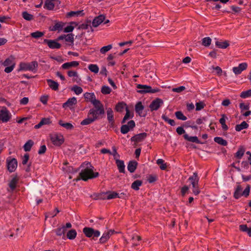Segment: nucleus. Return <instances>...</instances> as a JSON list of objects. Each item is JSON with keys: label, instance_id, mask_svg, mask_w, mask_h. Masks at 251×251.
Masks as SVG:
<instances>
[{"label": "nucleus", "instance_id": "bb28decb", "mask_svg": "<svg viewBox=\"0 0 251 251\" xmlns=\"http://www.w3.org/2000/svg\"><path fill=\"white\" fill-rule=\"evenodd\" d=\"M64 25V24L62 22H57L52 27H50V30L55 31H61Z\"/></svg>", "mask_w": 251, "mask_h": 251}, {"label": "nucleus", "instance_id": "864d4df0", "mask_svg": "<svg viewBox=\"0 0 251 251\" xmlns=\"http://www.w3.org/2000/svg\"><path fill=\"white\" fill-rule=\"evenodd\" d=\"M88 69L93 73H98L99 71L98 66L96 64H90L88 66Z\"/></svg>", "mask_w": 251, "mask_h": 251}, {"label": "nucleus", "instance_id": "774afa93", "mask_svg": "<svg viewBox=\"0 0 251 251\" xmlns=\"http://www.w3.org/2000/svg\"><path fill=\"white\" fill-rule=\"evenodd\" d=\"M47 151L46 146L44 145L40 146L39 150L38 151V153L39 154H44Z\"/></svg>", "mask_w": 251, "mask_h": 251}, {"label": "nucleus", "instance_id": "ddd939ff", "mask_svg": "<svg viewBox=\"0 0 251 251\" xmlns=\"http://www.w3.org/2000/svg\"><path fill=\"white\" fill-rule=\"evenodd\" d=\"M83 96L86 100L90 102L93 105L100 101V100L96 99V96L94 93L86 92L84 94Z\"/></svg>", "mask_w": 251, "mask_h": 251}, {"label": "nucleus", "instance_id": "8fccbe9b", "mask_svg": "<svg viewBox=\"0 0 251 251\" xmlns=\"http://www.w3.org/2000/svg\"><path fill=\"white\" fill-rule=\"evenodd\" d=\"M22 16L24 19L27 21H31L33 20L34 18L33 15L28 13L26 11H24L22 13Z\"/></svg>", "mask_w": 251, "mask_h": 251}, {"label": "nucleus", "instance_id": "4d7b16f0", "mask_svg": "<svg viewBox=\"0 0 251 251\" xmlns=\"http://www.w3.org/2000/svg\"><path fill=\"white\" fill-rule=\"evenodd\" d=\"M111 92L110 88L107 86H103L101 89V92L104 95L109 94Z\"/></svg>", "mask_w": 251, "mask_h": 251}, {"label": "nucleus", "instance_id": "a19ab883", "mask_svg": "<svg viewBox=\"0 0 251 251\" xmlns=\"http://www.w3.org/2000/svg\"><path fill=\"white\" fill-rule=\"evenodd\" d=\"M143 184V182L140 180H136L134 181L131 184V187L132 189L137 191L139 190V187Z\"/></svg>", "mask_w": 251, "mask_h": 251}, {"label": "nucleus", "instance_id": "e433bc0d", "mask_svg": "<svg viewBox=\"0 0 251 251\" xmlns=\"http://www.w3.org/2000/svg\"><path fill=\"white\" fill-rule=\"evenodd\" d=\"M91 21H87L86 23H83L79 25L78 28V29H87L90 27L91 31H93V29L91 25Z\"/></svg>", "mask_w": 251, "mask_h": 251}, {"label": "nucleus", "instance_id": "a18cd8bd", "mask_svg": "<svg viewBox=\"0 0 251 251\" xmlns=\"http://www.w3.org/2000/svg\"><path fill=\"white\" fill-rule=\"evenodd\" d=\"M77 233L75 229H71L67 233V237L70 240L74 239L76 236Z\"/></svg>", "mask_w": 251, "mask_h": 251}, {"label": "nucleus", "instance_id": "6e6d98bb", "mask_svg": "<svg viewBox=\"0 0 251 251\" xmlns=\"http://www.w3.org/2000/svg\"><path fill=\"white\" fill-rule=\"evenodd\" d=\"M211 42V39L210 37H205L202 40V45L204 46H209Z\"/></svg>", "mask_w": 251, "mask_h": 251}, {"label": "nucleus", "instance_id": "f257e3e1", "mask_svg": "<svg viewBox=\"0 0 251 251\" xmlns=\"http://www.w3.org/2000/svg\"><path fill=\"white\" fill-rule=\"evenodd\" d=\"M88 112V116H92L97 121L103 117L105 114L104 106L101 101L94 105Z\"/></svg>", "mask_w": 251, "mask_h": 251}, {"label": "nucleus", "instance_id": "0e129e2a", "mask_svg": "<svg viewBox=\"0 0 251 251\" xmlns=\"http://www.w3.org/2000/svg\"><path fill=\"white\" fill-rule=\"evenodd\" d=\"M157 179L156 175H150L148 176L147 180L150 183H152L156 181Z\"/></svg>", "mask_w": 251, "mask_h": 251}, {"label": "nucleus", "instance_id": "9d476101", "mask_svg": "<svg viewBox=\"0 0 251 251\" xmlns=\"http://www.w3.org/2000/svg\"><path fill=\"white\" fill-rule=\"evenodd\" d=\"M135 126V123L133 120H130L127 123V125H123L121 127V132L125 134L128 132L130 130H132Z\"/></svg>", "mask_w": 251, "mask_h": 251}, {"label": "nucleus", "instance_id": "423d86ee", "mask_svg": "<svg viewBox=\"0 0 251 251\" xmlns=\"http://www.w3.org/2000/svg\"><path fill=\"white\" fill-rule=\"evenodd\" d=\"M250 185H248L245 189L242 192V188L241 186L238 185L233 194L234 198L236 199H238L242 196L247 197L250 194Z\"/></svg>", "mask_w": 251, "mask_h": 251}, {"label": "nucleus", "instance_id": "58836bf2", "mask_svg": "<svg viewBox=\"0 0 251 251\" xmlns=\"http://www.w3.org/2000/svg\"><path fill=\"white\" fill-rule=\"evenodd\" d=\"M34 142L32 140H28L24 145L23 148L25 151H29L33 145Z\"/></svg>", "mask_w": 251, "mask_h": 251}, {"label": "nucleus", "instance_id": "37998d69", "mask_svg": "<svg viewBox=\"0 0 251 251\" xmlns=\"http://www.w3.org/2000/svg\"><path fill=\"white\" fill-rule=\"evenodd\" d=\"M62 170L68 173H75L79 170L78 169H74L72 166H68L66 167H63Z\"/></svg>", "mask_w": 251, "mask_h": 251}, {"label": "nucleus", "instance_id": "2f4dec72", "mask_svg": "<svg viewBox=\"0 0 251 251\" xmlns=\"http://www.w3.org/2000/svg\"><path fill=\"white\" fill-rule=\"evenodd\" d=\"M188 180L192 185H195V183H199V177L198 176V173L196 172L194 173L193 175L189 177Z\"/></svg>", "mask_w": 251, "mask_h": 251}, {"label": "nucleus", "instance_id": "680f3d73", "mask_svg": "<svg viewBox=\"0 0 251 251\" xmlns=\"http://www.w3.org/2000/svg\"><path fill=\"white\" fill-rule=\"evenodd\" d=\"M112 48V45H108L106 46L102 47L100 50V52L102 54H104Z\"/></svg>", "mask_w": 251, "mask_h": 251}, {"label": "nucleus", "instance_id": "412c9836", "mask_svg": "<svg viewBox=\"0 0 251 251\" xmlns=\"http://www.w3.org/2000/svg\"><path fill=\"white\" fill-rule=\"evenodd\" d=\"M66 42V46H73L74 42V34L73 33H69L66 35V38L65 39Z\"/></svg>", "mask_w": 251, "mask_h": 251}, {"label": "nucleus", "instance_id": "338daca9", "mask_svg": "<svg viewBox=\"0 0 251 251\" xmlns=\"http://www.w3.org/2000/svg\"><path fill=\"white\" fill-rule=\"evenodd\" d=\"M40 122L43 125V126L45 125H50L51 123V121L50 118H42Z\"/></svg>", "mask_w": 251, "mask_h": 251}, {"label": "nucleus", "instance_id": "20e7f679", "mask_svg": "<svg viewBox=\"0 0 251 251\" xmlns=\"http://www.w3.org/2000/svg\"><path fill=\"white\" fill-rule=\"evenodd\" d=\"M0 63L4 66H6L4 69V72L6 73H11L15 67V58L13 56L11 55L6 58L4 61H0Z\"/></svg>", "mask_w": 251, "mask_h": 251}, {"label": "nucleus", "instance_id": "a878e982", "mask_svg": "<svg viewBox=\"0 0 251 251\" xmlns=\"http://www.w3.org/2000/svg\"><path fill=\"white\" fill-rule=\"evenodd\" d=\"M245 152V148L243 146H239L237 151L235 153L234 157L238 159H240L243 156Z\"/></svg>", "mask_w": 251, "mask_h": 251}, {"label": "nucleus", "instance_id": "c03bdc74", "mask_svg": "<svg viewBox=\"0 0 251 251\" xmlns=\"http://www.w3.org/2000/svg\"><path fill=\"white\" fill-rule=\"evenodd\" d=\"M215 44L217 47L221 49H226L229 46V44L227 41L224 42L216 41Z\"/></svg>", "mask_w": 251, "mask_h": 251}, {"label": "nucleus", "instance_id": "09e8293b", "mask_svg": "<svg viewBox=\"0 0 251 251\" xmlns=\"http://www.w3.org/2000/svg\"><path fill=\"white\" fill-rule=\"evenodd\" d=\"M175 115L176 118L178 120L185 121L187 120V117L183 114L180 111H178L175 112Z\"/></svg>", "mask_w": 251, "mask_h": 251}, {"label": "nucleus", "instance_id": "69168bd1", "mask_svg": "<svg viewBox=\"0 0 251 251\" xmlns=\"http://www.w3.org/2000/svg\"><path fill=\"white\" fill-rule=\"evenodd\" d=\"M49 100V96L43 95L40 97V100L44 104L46 105L47 104V102Z\"/></svg>", "mask_w": 251, "mask_h": 251}, {"label": "nucleus", "instance_id": "1a4fd4ad", "mask_svg": "<svg viewBox=\"0 0 251 251\" xmlns=\"http://www.w3.org/2000/svg\"><path fill=\"white\" fill-rule=\"evenodd\" d=\"M163 100L160 98H156L151 101L149 105L151 111L157 110L163 104Z\"/></svg>", "mask_w": 251, "mask_h": 251}, {"label": "nucleus", "instance_id": "c9c22d12", "mask_svg": "<svg viewBox=\"0 0 251 251\" xmlns=\"http://www.w3.org/2000/svg\"><path fill=\"white\" fill-rule=\"evenodd\" d=\"M126 113L122 121V124H124L126 122V121L128 119L132 118L133 117V114L131 113L130 110H129L128 107H126Z\"/></svg>", "mask_w": 251, "mask_h": 251}, {"label": "nucleus", "instance_id": "473e14b6", "mask_svg": "<svg viewBox=\"0 0 251 251\" xmlns=\"http://www.w3.org/2000/svg\"><path fill=\"white\" fill-rule=\"evenodd\" d=\"M58 124L67 130H72L74 128V126L70 123H65L62 120H59Z\"/></svg>", "mask_w": 251, "mask_h": 251}, {"label": "nucleus", "instance_id": "dca6fc26", "mask_svg": "<svg viewBox=\"0 0 251 251\" xmlns=\"http://www.w3.org/2000/svg\"><path fill=\"white\" fill-rule=\"evenodd\" d=\"M248 64L247 63H242L240 64L238 67L233 68V72L234 73L237 75L240 74L242 71L247 69Z\"/></svg>", "mask_w": 251, "mask_h": 251}, {"label": "nucleus", "instance_id": "603ef678", "mask_svg": "<svg viewBox=\"0 0 251 251\" xmlns=\"http://www.w3.org/2000/svg\"><path fill=\"white\" fill-rule=\"evenodd\" d=\"M162 118L166 122L169 123L172 126H174L176 125V123L174 120H172L169 119L167 116L165 115H163L162 116Z\"/></svg>", "mask_w": 251, "mask_h": 251}, {"label": "nucleus", "instance_id": "e2e57ef3", "mask_svg": "<svg viewBox=\"0 0 251 251\" xmlns=\"http://www.w3.org/2000/svg\"><path fill=\"white\" fill-rule=\"evenodd\" d=\"M240 97L242 98H246L249 97H251V89L248 90L246 91H243L240 94Z\"/></svg>", "mask_w": 251, "mask_h": 251}, {"label": "nucleus", "instance_id": "7ed1b4c3", "mask_svg": "<svg viewBox=\"0 0 251 251\" xmlns=\"http://www.w3.org/2000/svg\"><path fill=\"white\" fill-rule=\"evenodd\" d=\"M38 67V62L36 61H33L30 63L21 62L19 64L18 72L21 71H29L35 72Z\"/></svg>", "mask_w": 251, "mask_h": 251}, {"label": "nucleus", "instance_id": "f704fd0d", "mask_svg": "<svg viewBox=\"0 0 251 251\" xmlns=\"http://www.w3.org/2000/svg\"><path fill=\"white\" fill-rule=\"evenodd\" d=\"M249 126L246 122L243 121L240 124L236 125L235 129L237 131H240L244 129H247Z\"/></svg>", "mask_w": 251, "mask_h": 251}, {"label": "nucleus", "instance_id": "de8ad7c7", "mask_svg": "<svg viewBox=\"0 0 251 251\" xmlns=\"http://www.w3.org/2000/svg\"><path fill=\"white\" fill-rule=\"evenodd\" d=\"M109 234V233L104 232L99 240V243L100 244L105 243L110 238Z\"/></svg>", "mask_w": 251, "mask_h": 251}, {"label": "nucleus", "instance_id": "b1692460", "mask_svg": "<svg viewBox=\"0 0 251 251\" xmlns=\"http://www.w3.org/2000/svg\"><path fill=\"white\" fill-rule=\"evenodd\" d=\"M105 200H110L112 199H115L116 198H121V196H119L118 193L116 192H107L105 193Z\"/></svg>", "mask_w": 251, "mask_h": 251}, {"label": "nucleus", "instance_id": "6e6552de", "mask_svg": "<svg viewBox=\"0 0 251 251\" xmlns=\"http://www.w3.org/2000/svg\"><path fill=\"white\" fill-rule=\"evenodd\" d=\"M11 117V115L6 107H3L0 110V121L3 123L9 121Z\"/></svg>", "mask_w": 251, "mask_h": 251}, {"label": "nucleus", "instance_id": "393cba45", "mask_svg": "<svg viewBox=\"0 0 251 251\" xmlns=\"http://www.w3.org/2000/svg\"><path fill=\"white\" fill-rule=\"evenodd\" d=\"M138 163L134 160L130 161L127 165V170L130 173H133L136 170Z\"/></svg>", "mask_w": 251, "mask_h": 251}, {"label": "nucleus", "instance_id": "a211bd4d", "mask_svg": "<svg viewBox=\"0 0 251 251\" xmlns=\"http://www.w3.org/2000/svg\"><path fill=\"white\" fill-rule=\"evenodd\" d=\"M105 18V17L103 15H100L95 17L92 23V26L95 27L98 26L104 21Z\"/></svg>", "mask_w": 251, "mask_h": 251}, {"label": "nucleus", "instance_id": "c756f323", "mask_svg": "<svg viewBox=\"0 0 251 251\" xmlns=\"http://www.w3.org/2000/svg\"><path fill=\"white\" fill-rule=\"evenodd\" d=\"M96 121V120L93 117H92V116L91 117H90V116L88 115L87 118H85L80 122V125L81 126H86L90 125Z\"/></svg>", "mask_w": 251, "mask_h": 251}, {"label": "nucleus", "instance_id": "aec40b11", "mask_svg": "<svg viewBox=\"0 0 251 251\" xmlns=\"http://www.w3.org/2000/svg\"><path fill=\"white\" fill-rule=\"evenodd\" d=\"M79 65V62L78 61H74L72 62H67L64 63L62 65V68L63 69H69L72 67H76Z\"/></svg>", "mask_w": 251, "mask_h": 251}, {"label": "nucleus", "instance_id": "4c0bfd02", "mask_svg": "<svg viewBox=\"0 0 251 251\" xmlns=\"http://www.w3.org/2000/svg\"><path fill=\"white\" fill-rule=\"evenodd\" d=\"M105 193H94L90 197L95 200H105Z\"/></svg>", "mask_w": 251, "mask_h": 251}, {"label": "nucleus", "instance_id": "13d9d810", "mask_svg": "<svg viewBox=\"0 0 251 251\" xmlns=\"http://www.w3.org/2000/svg\"><path fill=\"white\" fill-rule=\"evenodd\" d=\"M30 35L32 38L37 39L43 36L44 32L39 31H37L36 32L31 33Z\"/></svg>", "mask_w": 251, "mask_h": 251}, {"label": "nucleus", "instance_id": "4be33fe9", "mask_svg": "<svg viewBox=\"0 0 251 251\" xmlns=\"http://www.w3.org/2000/svg\"><path fill=\"white\" fill-rule=\"evenodd\" d=\"M183 137L185 140L192 142L196 143L197 144H203L202 142H201L197 136H189L187 134L183 135Z\"/></svg>", "mask_w": 251, "mask_h": 251}, {"label": "nucleus", "instance_id": "7c9ffc66", "mask_svg": "<svg viewBox=\"0 0 251 251\" xmlns=\"http://www.w3.org/2000/svg\"><path fill=\"white\" fill-rule=\"evenodd\" d=\"M83 10H80L77 11H72L67 13L66 17L67 18L71 17H78L79 16H83Z\"/></svg>", "mask_w": 251, "mask_h": 251}, {"label": "nucleus", "instance_id": "6ab92c4d", "mask_svg": "<svg viewBox=\"0 0 251 251\" xmlns=\"http://www.w3.org/2000/svg\"><path fill=\"white\" fill-rule=\"evenodd\" d=\"M18 181L19 178L16 175L12 178L8 184L11 191H13L16 189Z\"/></svg>", "mask_w": 251, "mask_h": 251}, {"label": "nucleus", "instance_id": "f03ea898", "mask_svg": "<svg viewBox=\"0 0 251 251\" xmlns=\"http://www.w3.org/2000/svg\"><path fill=\"white\" fill-rule=\"evenodd\" d=\"M99 176L98 172H94L92 169L86 168L83 169L79 174V176L76 180H79L80 179L86 181L88 179L96 178Z\"/></svg>", "mask_w": 251, "mask_h": 251}, {"label": "nucleus", "instance_id": "9b49d317", "mask_svg": "<svg viewBox=\"0 0 251 251\" xmlns=\"http://www.w3.org/2000/svg\"><path fill=\"white\" fill-rule=\"evenodd\" d=\"M7 170L10 173L14 172L17 167V160L13 158L10 160H6Z\"/></svg>", "mask_w": 251, "mask_h": 251}, {"label": "nucleus", "instance_id": "3c124183", "mask_svg": "<svg viewBox=\"0 0 251 251\" xmlns=\"http://www.w3.org/2000/svg\"><path fill=\"white\" fill-rule=\"evenodd\" d=\"M157 164L162 170H165L167 168V164L164 163V161L162 159H158L156 161Z\"/></svg>", "mask_w": 251, "mask_h": 251}, {"label": "nucleus", "instance_id": "5fc2aeb1", "mask_svg": "<svg viewBox=\"0 0 251 251\" xmlns=\"http://www.w3.org/2000/svg\"><path fill=\"white\" fill-rule=\"evenodd\" d=\"M71 90L77 95L80 94L83 91L82 88L77 85H74L72 88Z\"/></svg>", "mask_w": 251, "mask_h": 251}, {"label": "nucleus", "instance_id": "f8f14e48", "mask_svg": "<svg viewBox=\"0 0 251 251\" xmlns=\"http://www.w3.org/2000/svg\"><path fill=\"white\" fill-rule=\"evenodd\" d=\"M44 44L48 45V47L51 49H58L61 48V44L57 42L56 40H49L45 39L43 41Z\"/></svg>", "mask_w": 251, "mask_h": 251}, {"label": "nucleus", "instance_id": "39448f33", "mask_svg": "<svg viewBox=\"0 0 251 251\" xmlns=\"http://www.w3.org/2000/svg\"><path fill=\"white\" fill-rule=\"evenodd\" d=\"M137 88L139 90L137 92L144 94L146 93H155L160 91V89L158 88L155 87L152 88L151 86L147 85L138 84Z\"/></svg>", "mask_w": 251, "mask_h": 251}, {"label": "nucleus", "instance_id": "f3484780", "mask_svg": "<svg viewBox=\"0 0 251 251\" xmlns=\"http://www.w3.org/2000/svg\"><path fill=\"white\" fill-rule=\"evenodd\" d=\"M148 134L146 132H143L135 135L131 138L132 142H140L144 140L147 137Z\"/></svg>", "mask_w": 251, "mask_h": 251}, {"label": "nucleus", "instance_id": "79ce46f5", "mask_svg": "<svg viewBox=\"0 0 251 251\" xmlns=\"http://www.w3.org/2000/svg\"><path fill=\"white\" fill-rule=\"evenodd\" d=\"M239 229L243 232L248 233L250 237H251V228L248 227L247 225H241L239 226Z\"/></svg>", "mask_w": 251, "mask_h": 251}, {"label": "nucleus", "instance_id": "c85d7f7f", "mask_svg": "<svg viewBox=\"0 0 251 251\" xmlns=\"http://www.w3.org/2000/svg\"><path fill=\"white\" fill-rule=\"evenodd\" d=\"M116 164L117 166V167H118L119 172L121 173H125V165L124 164V161L116 159Z\"/></svg>", "mask_w": 251, "mask_h": 251}, {"label": "nucleus", "instance_id": "cd10ccee", "mask_svg": "<svg viewBox=\"0 0 251 251\" xmlns=\"http://www.w3.org/2000/svg\"><path fill=\"white\" fill-rule=\"evenodd\" d=\"M47 82L49 87L52 90L54 91H57L58 90L59 84L57 82L50 79H47Z\"/></svg>", "mask_w": 251, "mask_h": 251}, {"label": "nucleus", "instance_id": "0eeeda50", "mask_svg": "<svg viewBox=\"0 0 251 251\" xmlns=\"http://www.w3.org/2000/svg\"><path fill=\"white\" fill-rule=\"evenodd\" d=\"M83 232L85 235L88 238L93 237H98L100 235V232L98 230H95L92 227H85L83 229Z\"/></svg>", "mask_w": 251, "mask_h": 251}, {"label": "nucleus", "instance_id": "2eb2a0df", "mask_svg": "<svg viewBox=\"0 0 251 251\" xmlns=\"http://www.w3.org/2000/svg\"><path fill=\"white\" fill-rule=\"evenodd\" d=\"M77 103V100L76 98L73 97L71 98H69L66 102L64 103L62 105L63 108L66 109L67 108H69L71 109Z\"/></svg>", "mask_w": 251, "mask_h": 251}, {"label": "nucleus", "instance_id": "ea45409f", "mask_svg": "<svg viewBox=\"0 0 251 251\" xmlns=\"http://www.w3.org/2000/svg\"><path fill=\"white\" fill-rule=\"evenodd\" d=\"M144 106L143 105L142 102L139 101L135 105V110L137 113H138L140 116H142V111L144 109Z\"/></svg>", "mask_w": 251, "mask_h": 251}, {"label": "nucleus", "instance_id": "49530a36", "mask_svg": "<svg viewBox=\"0 0 251 251\" xmlns=\"http://www.w3.org/2000/svg\"><path fill=\"white\" fill-rule=\"evenodd\" d=\"M214 141L217 143L222 146H226L227 144V141L220 137H215L214 138Z\"/></svg>", "mask_w": 251, "mask_h": 251}, {"label": "nucleus", "instance_id": "5701e85b", "mask_svg": "<svg viewBox=\"0 0 251 251\" xmlns=\"http://www.w3.org/2000/svg\"><path fill=\"white\" fill-rule=\"evenodd\" d=\"M107 120L108 122L112 126L114 125V115L113 111L111 108H109L107 109Z\"/></svg>", "mask_w": 251, "mask_h": 251}, {"label": "nucleus", "instance_id": "bf43d9fd", "mask_svg": "<svg viewBox=\"0 0 251 251\" xmlns=\"http://www.w3.org/2000/svg\"><path fill=\"white\" fill-rule=\"evenodd\" d=\"M59 212H60V211L58 210V209L57 208H56L54 209L53 212H48V213H47V214L46 215V218H47L48 217L53 218L54 216H55L56 215V214L57 213H58Z\"/></svg>", "mask_w": 251, "mask_h": 251}, {"label": "nucleus", "instance_id": "052dcab7", "mask_svg": "<svg viewBox=\"0 0 251 251\" xmlns=\"http://www.w3.org/2000/svg\"><path fill=\"white\" fill-rule=\"evenodd\" d=\"M192 187H193V193L195 195H198L200 193V190L199 188V183H195L194 184H192Z\"/></svg>", "mask_w": 251, "mask_h": 251}, {"label": "nucleus", "instance_id": "4468645a", "mask_svg": "<svg viewBox=\"0 0 251 251\" xmlns=\"http://www.w3.org/2000/svg\"><path fill=\"white\" fill-rule=\"evenodd\" d=\"M50 140L52 144L56 146H61L64 142V137L61 135H54L51 137Z\"/></svg>", "mask_w": 251, "mask_h": 251}, {"label": "nucleus", "instance_id": "72a5a7b5", "mask_svg": "<svg viewBox=\"0 0 251 251\" xmlns=\"http://www.w3.org/2000/svg\"><path fill=\"white\" fill-rule=\"evenodd\" d=\"M127 107L126 104L124 102H119L115 106V110L119 112H122L123 111L124 108Z\"/></svg>", "mask_w": 251, "mask_h": 251}]
</instances>
